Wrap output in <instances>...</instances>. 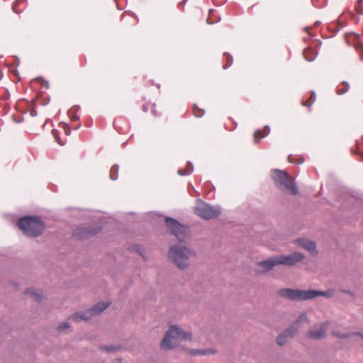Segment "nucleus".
Listing matches in <instances>:
<instances>
[{
    "mask_svg": "<svg viewBox=\"0 0 363 363\" xmlns=\"http://www.w3.org/2000/svg\"><path fill=\"white\" fill-rule=\"evenodd\" d=\"M281 297L288 298L294 301H305L313 299L318 296L330 298L333 296L331 291H321L318 290H298L291 289H282L279 291Z\"/></svg>",
    "mask_w": 363,
    "mask_h": 363,
    "instance_id": "f257e3e1",
    "label": "nucleus"
},
{
    "mask_svg": "<svg viewBox=\"0 0 363 363\" xmlns=\"http://www.w3.org/2000/svg\"><path fill=\"white\" fill-rule=\"evenodd\" d=\"M191 339V334L183 331L176 325H172L167 331L164 337L160 343L161 348L170 350L177 347L182 341Z\"/></svg>",
    "mask_w": 363,
    "mask_h": 363,
    "instance_id": "f03ea898",
    "label": "nucleus"
},
{
    "mask_svg": "<svg viewBox=\"0 0 363 363\" xmlns=\"http://www.w3.org/2000/svg\"><path fill=\"white\" fill-rule=\"evenodd\" d=\"M18 226L30 237L40 235L45 228L43 222L37 216H26L19 219Z\"/></svg>",
    "mask_w": 363,
    "mask_h": 363,
    "instance_id": "7ed1b4c3",
    "label": "nucleus"
},
{
    "mask_svg": "<svg viewBox=\"0 0 363 363\" xmlns=\"http://www.w3.org/2000/svg\"><path fill=\"white\" fill-rule=\"evenodd\" d=\"M271 177L276 186L279 189L286 191L291 195H296L298 194V187L294 179L286 172L274 169L272 172Z\"/></svg>",
    "mask_w": 363,
    "mask_h": 363,
    "instance_id": "20e7f679",
    "label": "nucleus"
},
{
    "mask_svg": "<svg viewBox=\"0 0 363 363\" xmlns=\"http://www.w3.org/2000/svg\"><path fill=\"white\" fill-rule=\"evenodd\" d=\"M169 257L180 269H184L189 264L194 253L184 245H175L170 247Z\"/></svg>",
    "mask_w": 363,
    "mask_h": 363,
    "instance_id": "39448f33",
    "label": "nucleus"
},
{
    "mask_svg": "<svg viewBox=\"0 0 363 363\" xmlns=\"http://www.w3.org/2000/svg\"><path fill=\"white\" fill-rule=\"evenodd\" d=\"M304 322H308V318L306 314L302 313L291 327L277 337V342L278 345L280 346L284 345L286 342L288 337H294L297 333L298 327Z\"/></svg>",
    "mask_w": 363,
    "mask_h": 363,
    "instance_id": "423d86ee",
    "label": "nucleus"
},
{
    "mask_svg": "<svg viewBox=\"0 0 363 363\" xmlns=\"http://www.w3.org/2000/svg\"><path fill=\"white\" fill-rule=\"evenodd\" d=\"M195 213L205 220L215 218L220 215V211L206 203L200 202L195 207Z\"/></svg>",
    "mask_w": 363,
    "mask_h": 363,
    "instance_id": "0eeeda50",
    "label": "nucleus"
},
{
    "mask_svg": "<svg viewBox=\"0 0 363 363\" xmlns=\"http://www.w3.org/2000/svg\"><path fill=\"white\" fill-rule=\"evenodd\" d=\"M108 303H98L91 310L82 313H77L74 314L69 319L76 321L88 320L91 318L92 315L99 314V313L104 311L108 306Z\"/></svg>",
    "mask_w": 363,
    "mask_h": 363,
    "instance_id": "6e6552de",
    "label": "nucleus"
},
{
    "mask_svg": "<svg viewBox=\"0 0 363 363\" xmlns=\"http://www.w3.org/2000/svg\"><path fill=\"white\" fill-rule=\"evenodd\" d=\"M165 222L168 229L177 237L179 241H182L185 239L187 233L186 227L171 218H167Z\"/></svg>",
    "mask_w": 363,
    "mask_h": 363,
    "instance_id": "1a4fd4ad",
    "label": "nucleus"
},
{
    "mask_svg": "<svg viewBox=\"0 0 363 363\" xmlns=\"http://www.w3.org/2000/svg\"><path fill=\"white\" fill-rule=\"evenodd\" d=\"M304 258V256L300 253L294 252L288 256L280 255L278 256V262L279 264L284 265H294L297 262H301Z\"/></svg>",
    "mask_w": 363,
    "mask_h": 363,
    "instance_id": "9d476101",
    "label": "nucleus"
},
{
    "mask_svg": "<svg viewBox=\"0 0 363 363\" xmlns=\"http://www.w3.org/2000/svg\"><path fill=\"white\" fill-rule=\"evenodd\" d=\"M329 323L325 322L320 325L315 326L313 330L308 333V337L311 339L320 340L325 336Z\"/></svg>",
    "mask_w": 363,
    "mask_h": 363,
    "instance_id": "9b49d317",
    "label": "nucleus"
},
{
    "mask_svg": "<svg viewBox=\"0 0 363 363\" xmlns=\"http://www.w3.org/2000/svg\"><path fill=\"white\" fill-rule=\"evenodd\" d=\"M279 264L278 262V256L267 259L258 263V266L262 267L261 272H266L272 269L274 266Z\"/></svg>",
    "mask_w": 363,
    "mask_h": 363,
    "instance_id": "f8f14e48",
    "label": "nucleus"
},
{
    "mask_svg": "<svg viewBox=\"0 0 363 363\" xmlns=\"http://www.w3.org/2000/svg\"><path fill=\"white\" fill-rule=\"evenodd\" d=\"M99 231V230H92L87 228H83L76 230L74 231V235L79 239H84L95 235Z\"/></svg>",
    "mask_w": 363,
    "mask_h": 363,
    "instance_id": "ddd939ff",
    "label": "nucleus"
},
{
    "mask_svg": "<svg viewBox=\"0 0 363 363\" xmlns=\"http://www.w3.org/2000/svg\"><path fill=\"white\" fill-rule=\"evenodd\" d=\"M298 242L312 255L316 254L315 242L305 239L298 240Z\"/></svg>",
    "mask_w": 363,
    "mask_h": 363,
    "instance_id": "4468645a",
    "label": "nucleus"
},
{
    "mask_svg": "<svg viewBox=\"0 0 363 363\" xmlns=\"http://www.w3.org/2000/svg\"><path fill=\"white\" fill-rule=\"evenodd\" d=\"M303 55L307 61L312 62L315 59L317 52L314 49L308 48L303 50Z\"/></svg>",
    "mask_w": 363,
    "mask_h": 363,
    "instance_id": "2eb2a0df",
    "label": "nucleus"
},
{
    "mask_svg": "<svg viewBox=\"0 0 363 363\" xmlns=\"http://www.w3.org/2000/svg\"><path fill=\"white\" fill-rule=\"evenodd\" d=\"M25 7L26 0H16L12 6V10L16 13H21Z\"/></svg>",
    "mask_w": 363,
    "mask_h": 363,
    "instance_id": "dca6fc26",
    "label": "nucleus"
},
{
    "mask_svg": "<svg viewBox=\"0 0 363 363\" xmlns=\"http://www.w3.org/2000/svg\"><path fill=\"white\" fill-rule=\"evenodd\" d=\"M350 89V85L346 82H341L337 87L336 93L338 95H342L345 94Z\"/></svg>",
    "mask_w": 363,
    "mask_h": 363,
    "instance_id": "f3484780",
    "label": "nucleus"
},
{
    "mask_svg": "<svg viewBox=\"0 0 363 363\" xmlns=\"http://www.w3.org/2000/svg\"><path fill=\"white\" fill-rule=\"evenodd\" d=\"M189 353L193 355H208L211 354H214L215 351L212 349L208 350H192L189 351Z\"/></svg>",
    "mask_w": 363,
    "mask_h": 363,
    "instance_id": "a211bd4d",
    "label": "nucleus"
},
{
    "mask_svg": "<svg viewBox=\"0 0 363 363\" xmlns=\"http://www.w3.org/2000/svg\"><path fill=\"white\" fill-rule=\"evenodd\" d=\"M269 131L268 127L265 128L263 131L257 130L254 133V138L255 140H259L263 138Z\"/></svg>",
    "mask_w": 363,
    "mask_h": 363,
    "instance_id": "6ab92c4d",
    "label": "nucleus"
},
{
    "mask_svg": "<svg viewBox=\"0 0 363 363\" xmlns=\"http://www.w3.org/2000/svg\"><path fill=\"white\" fill-rule=\"evenodd\" d=\"M26 293V294H30L34 301H40L42 299L41 292L34 291L33 290L29 289Z\"/></svg>",
    "mask_w": 363,
    "mask_h": 363,
    "instance_id": "aec40b11",
    "label": "nucleus"
},
{
    "mask_svg": "<svg viewBox=\"0 0 363 363\" xmlns=\"http://www.w3.org/2000/svg\"><path fill=\"white\" fill-rule=\"evenodd\" d=\"M223 60L225 61L223 65V69L228 68L233 64V57L228 53H224Z\"/></svg>",
    "mask_w": 363,
    "mask_h": 363,
    "instance_id": "412c9836",
    "label": "nucleus"
},
{
    "mask_svg": "<svg viewBox=\"0 0 363 363\" xmlns=\"http://www.w3.org/2000/svg\"><path fill=\"white\" fill-rule=\"evenodd\" d=\"M315 94L314 91H311V95L308 99L302 102V105L306 107H310L315 101Z\"/></svg>",
    "mask_w": 363,
    "mask_h": 363,
    "instance_id": "4be33fe9",
    "label": "nucleus"
},
{
    "mask_svg": "<svg viewBox=\"0 0 363 363\" xmlns=\"http://www.w3.org/2000/svg\"><path fill=\"white\" fill-rule=\"evenodd\" d=\"M193 113L196 117L200 118L205 113L204 109L199 108L196 104L194 105Z\"/></svg>",
    "mask_w": 363,
    "mask_h": 363,
    "instance_id": "5701e85b",
    "label": "nucleus"
},
{
    "mask_svg": "<svg viewBox=\"0 0 363 363\" xmlns=\"http://www.w3.org/2000/svg\"><path fill=\"white\" fill-rule=\"evenodd\" d=\"M118 165H113L110 169V178L112 180H115L118 177Z\"/></svg>",
    "mask_w": 363,
    "mask_h": 363,
    "instance_id": "b1692460",
    "label": "nucleus"
},
{
    "mask_svg": "<svg viewBox=\"0 0 363 363\" xmlns=\"http://www.w3.org/2000/svg\"><path fill=\"white\" fill-rule=\"evenodd\" d=\"M192 172H193V166L191 163H189L185 169L179 170L178 173L182 176H184V175L190 174Z\"/></svg>",
    "mask_w": 363,
    "mask_h": 363,
    "instance_id": "393cba45",
    "label": "nucleus"
},
{
    "mask_svg": "<svg viewBox=\"0 0 363 363\" xmlns=\"http://www.w3.org/2000/svg\"><path fill=\"white\" fill-rule=\"evenodd\" d=\"M288 160L291 163H294L297 164H300L303 162V159L301 157H295L293 155H289L288 157Z\"/></svg>",
    "mask_w": 363,
    "mask_h": 363,
    "instance_id": "a878e982",
    "label": "nucleus"
},
{
    "mask_svg": "<svg viewBox=\"0 0 363 363\" xmlns=\"http://www.w3.org/2000/svg\"><path fill=\"white\" fill-rule=\"evenodd\" d=\"M356 50L358 52L359 57L363 60V43L358 42L355 45Z\"/></svg>",
    "mask_w": 363,
    "mask_h": 363,
    "instance_id": "bb28decb",
    "label": "nucleus"
},
{
    "mask_svg": "<svg viewBox=\"0 0 363 363\" xmlns=\"http://www.w3.org/2000/svg\"><path fill=\"white\" fill-rule=\"evenodd\" d=\"M355 10L358 13L363 14V0H358Z\"/></svg>",
    "mask_w": 363,
    "mask_h": 363,
    "instance_id": "cd10ccee",
    "label": "nucleus"
},
{
    "mask_svg": "<svg viewBox=\"0 0 363 363\" xmlns=\"http://www.w3.org/2000/svg\"><path fill=\"white\" fill-rule=\"evenodd\" d=\"M52 134L55 140V141L60 145H63L65 143L61 141L60 138L58 135V132L56 130H52Z\"/></svg>",
    "mask_w": 363,
    "mask_h": 363,
    "instance_id": "c85d7f7f",
    "label": "nucleus"
},
{
    "mask_svg": "<svg viewBox=\"0 0 363 363\" xmlns=\"http://www.w3.org/2000/svg\"><path fill=\"white\" fill-rule=\"evenodd\" d=\"M69 328V324L67 321L62 323L61 325H60L57 328V330L59 332H62L64 331L65 329H67Z\"/></svg>",
    "mask_w": 363,
    "mask_h": 363,
    "instance_id": "c756f323",
    "label": "nucleus"
},
{
    "mask_svg": "<svg viewBox=\"0 0 363 363\" xmlns=\"http://www.w3.org/2000/svg\"><path fill=\"white\" fill-rule=\"evenodd\" d=\"M333 335L335 336V337H337L339 338H348L351 336V335H348V334H342V333H340L339 332H333Z\"/></svg>",
    "mask_w": 363,
    "mask_h": 363,
    "instance_id": "7c9ffc66",
    "label": "nucleus"
},
{
    "mask_svg": "<svg viewBox=\"0 0 363 363\" xmlns=\"http://www.w3.org/2000/svg\"><path fill=\"white\" fill-rule=\"evenodd\" d=\"M105 349H106V351H108V352H112V351H114V350H116V347H112V346H111V347H106Z\"/></svg>",
    "mask_w": 363,
    "mask_h": 363,
    "instance_id": "2f4dec72",
    "label": "nucleus"
},
{
    "mask_svg": "<svg viewBox=\"0 0 363 363\" xmlns=\"http://www.w3.org/2000/svg\"><path fill=\"white\" fill-rule=\"evenodd\" d=\"M142 109H143V111L144 112H145V113H146V112H147V111H148L147 106V105H145V104L143 105Z\"/></svg>",
    "mask_w": 363,
    "mask_h": 363,
    "instance_id": "473e14b6",
    "label": "nucleus"
},
{
    "mask_svg": "<svg viewBox=\"0 0 363 363\" xmlns=\"http://www.w3.org/2000/svg\"><path fill=\"white\" fill-rule=\"evenodd\" d=\"M37 114L36 111L34 110L30 111V116H35Z\"/></svg>",
    "mask_w": 363,
    "mask_h": 363,
    "instance_id": "72a5a7b5",
    "label": "nucleus"
},
{
    "mask_svg": "<svg viewBox=\"0 0 363 363\" xmlns=\"http://www.w3.org/2000/svg\"><path fill=\"white\" fill-rule=\"evenodd\" d=\"M305 30L308 32V35H312V34L309 32V30H311V28L306 27L305 28Z\"/></svg>",
    "mask_w": 363,
    "mask_h": 363,
    "instance_id": "f704fd0d",
    "label": "nucleus"
},
{
    "mask_svg": "<svg viewBox=\"0 0 363 363\" xmlns=\"http://www.w3.org/2000/svg\"><path fill=\"white\" fill-rule=\"evenodd\" d=\"M356 335H358L361 337V338L363 340V333H355Z\"/></svg>",
    "mask_w": 363,
    "mask_h": 363,
    "instance_id": "c9c22d12",
    "label": "nucleus"
},
{
    "mask_svg": "<svg viewBox=\"0 0 363 363\" xmlns=\"http://www.w3.org/2000/svg\"><path fill=\"white\" fill-rule=\"evenodd\" d=\"M152 113H153L154 116H157V113H156V111L155 109L152 110Z\"/></svg>",
    "mask_w": 363,
    "mask_h": 363,
    "instance_id": "e433bc0d",
    "label": "nucleus"
},
{
    "mask_svg": "<svg viewBox=\"0 0 363 363\" xmlns=\"http://www.w3.org/2000/svg\"><path fill=\"white\" fill-rule=\"evenodd\" d=\"M186 1V0H184V2H181L180 4H183V5H184V4H185V1Z\"/></svg>",
    "mask_w": 363,
    "mask_h": 363,
    "instance_id": "4c0bfd02",
    "label": "nucleus"
},
{
    "mask_svg": "<svg viewBox=\"0 0 363 363\" xmlns=\"http://www.w3.org/2000/svg\"><path fill=\"white\" fill-rule=\"evenodd\" d=\"M117 363H121L120 361H118Z\"/></svg>",
    "mask_w": 363,
    "mask_h": 363,
    "instance_id": "58836bf2",
    "label": "nucleus"
}]
</instances>
